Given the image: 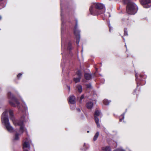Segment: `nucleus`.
I'll return each instance as SVG.
<instances>
[{
    "instance_id": "41",
    "label": "nucleus",
    "mask_w": 151,
    "mask_h": 151,
    "mask_svg": "<svg viewBox=\"0 0 151 151\" xmlns=\"http://www.w3.org/2000/svg\"><path fill=\"white\" fill-rule=\"evenodd\" d=\"M109 14V17H110V14Z\"/></svg>"
},
{
    "instance_id": "21",
    "label": "nucleus",
    "mask_w": 151,
    "mask_h": 151,
    "mask_svg": "<svg viewBox=\"0 0 151 151\" xmlns=\"http://www.w3.org/2000/svg\"><path fill=\"white\" fill-rule=\"evenodd\" d=\"M99 132H97L96 133L95 135V136L94 137L93 139L94 141H96L97 139V138L99 136Z\"/></svg>"
},
{
    "instance_id": "17",
    "label": "nucleus",
    "mask_w": 151,
    "mask_h": 151,
    "mask_svg": "<svg viewBox=\"0 0 151 151\" xmlns=\"http://www.w3.org/2000/svg\"><path fill=\"white\" fill-rule=\"evenodd\" d=\"M84 77L86 80H90L91 78V75L89 73H85L84 75Z\"/></svg>"
},
{
    "instance_id": "30",
    "label": "nucleus",
    "mask_w": 151,
    "mask_h": 151,
    "mask_svg": "<svg viewBox=\"0 0 151 151\" xmlns=\"http://www.w3.org/2000/svg\"><path fill=\"white\" fill-rule=\"evenodd\" d=\"M125 3H128V2H129L130 1V0H122Z\"/></svg>"
},
{
    "instance_id": "46",
    "label": "nucleus",
    "mask_w": 151,
    "mask_h": 151,
    "mask_svg": "<svg viewBox=\"0 0 151 151\" xmlns=\"http://www.w3.org/2000/svg\"><path fill=\"white\" fill-rule=\"evenodd\" d=\"M125 46L126 47V45H125Z\"/></svg>"
},
{
    "instance_id": "37",
    "label": "nucleus",
    "mask_w": 151,
    "mask_h": 151,
    "mask_svg": "<svg viewBox=\"0 0 151 151\" xmlns=\"http://www.w3.org/2000/svg\"><path fill=\"white\" fill-rule=\"evenodd\" d=\"M1 19H2L1 17V16H0V20H1Z\"/></svg>"
},
{
    "instance_id": "5",
    "label": "nucleus",
    "mask_w": 151,
    "mask_h": 151,
    "mask_svg": "<svg viewBox=\"0 0 151 151\" xmlns=\"http://www.w3.org/2000/svg\"><path fill=\"white\" fill-rule=\"evenodd\" d=\"M127 7V12L130 14H136L138 10V8L137 6L134 3L131 1L128 3Z\"/></svg>"
},
{
    "instance_id": "45",
    "label": "nucleus",
    "mask_w": 151,
    "mask_h": 151,
    "mask_svg": "<svg viewBox=\"0 0 151 151\" xmlns=\"http://www.w3.org/2000/svg\"><path fill=\"white\" fill-rule=\"evenodd\" d=\"M85 143H84V146H85Z\"/></svg>"
},
{
    "instance_id": "10",
    "label": "nucleus",
    "mask_w": 151,
    "mask_h": 151,
    "mask_svg": "<svg viewBox=\"0 0 151 151\" xmlns=\"http://www.w3.org/2000/svg\"><path fill=\"white\" fill-rule=\"evenodd\" d=\"M140 2L144 8H147L151 6V1L150 0H140Z\"/></svg>"
},
{
    "instance_id": "25",
    "label": "nucleus",
    "mask_w": 151,
    "mask_h": 151,
    "mask_svg": "<svg viewBox=\"0 0 151 151\" xmlns=\"http://www.w3.org/2000/svg\"><path fill=\"white\" fill-rule=\"evenodd\" d=\"M124 35L125 36H127L128 35V33L127 31V29L126 28L124 29Z\"/></svg>"
},
{
    "instance_id": "14",
    "label": "nucleus",
    "mask_w": 151,
    "mask_h": 151,
    "mask_svg": "<svg viewBox=\"0 0 151 151\" xmlns=\"http://www.w3.org/2000/svg\"><path fill=\"white\" fill-rule=\"evenodd\" d=\"M4 126L6 127L7 130L10 132L14 131L13 128L10 125V123H4Z\"/></svg>"
},
{
    "instance_id": "16",
    "label": "nucleus",
    "mask_w": 151,
    "mask_h": 151,
    "mask_svg": "<svg viewBox=\"0 0 151 151\" xmlns=\"http://www.w3.org/2000/svg\"><path fill=\"white\" fill-rule=\"evenodd\" d=\"M15 125H16L17 124L18 125L20 126V132H21V134L22 133L24 129V126L23 125V123H15Z\"/></svg>"
},
{
    "instance_id": "33",
    "label": "nucleus",
    "mask_w": 151,
    "mask_h": 151,
    "mask_svg": "<svg viewBox=\"0 0 151 151\" xmlns=\"http://www.w3.org/2000/svg\"><path fill=\"white\" fill-rule=\"evenodd\" d=\"M117 144L116 142H115V145L113 146L114 147H117Z\"/></svg>"
},
{
    "instance_id": "24",
    "label": "nucleus",
    "mask_w": 151,
    "mask_h": 151,
    "mask_svg": "<svg viewBox=\"0 0 151 151\" xmlns=\"http://www.w3.org/2000/svg\"><path fill=\"white\" fill-rule=\"evenodd\" d=\"M0 9H1L2 8H4L5 6L6 5L5 4H4L2 3H0Z\"/></svg>"
},
{
    "instance_id": "31",
    "label": "nucleus",
    "mask_w": 151,
    "mask_h": 151,
    "mask_svg": "<svg viewBox=\"0 0 151 151\" xmlns=\"http://www.w3.org/2000/svg\"><path fill=\"white\" fill-rule=\"evenodd\" d=\"M61 55H62V63H61V65H62L63 64V62L64 61V55H63V53H61Z\"/></svg>"
},
{
    "instance_id": "26",
    "label": "nucleus",
    "mask_w": 151,
    "mask_h": 151,
    "mask_svg": "<svg viewBox=\"0 0 151 151\" xmlns=\"http://www.w3.org/2000/svg\"><path fill=\"white\" fill-rule=\"evenodd\" d=\"M84 95H82L81 96L80 99V101H79V102L80 103H82V100L83 99H84Z\"/></svg>"
},
{
    "instance_id": "20",
    "label": "nucleus",
    "mask_w": 151,
    "mask_h": 151,
    "mask_svg": "<svg viewBox=\"0 0 151 151\" xmlns=\"http://www.w3.org/2000/svg\"><path fill=\"white\" fill-rule=\"evenodd\" d=\"M77 88L78 89V91L79 92L81 93V92H82V86H81V85H78L77 86Z\"/></svg>"
},
{
    "instance_id": "40",
    "label": "nucleus",
    "mask_w": 151,
    "mask_h": 151,
    "mask_svg": "<svg viewBox=\"0 0 151 151\" xmlns=\"http://www.w3.org/2000/svg\"><path fill=\"white\" fill-rule=\"evenodd\" d=\"M68 87L69 90H70V87L69 86H68Z\"/></svg>"
},
{
    "instance_id": "8",
    "label": "nucleus",
    "mask_w": 151,
    "mask_h": 151,
    "mask_svg": "<svg viewBox=\"0 0 151 151\" xmlns=\"http://www.w3.org/2000/svg\"><path fill=\"white\" fill-rule=\"evenodd\" d=\"M1 119L2 123H9L7 109H6L2 114Z\"/></svg>"
},
{
    "instance_id": "1",
    "label": "nucleus",
    "mask_w": 151,
    "mask_h": 151,
    "mask_svg": "<svg viewBox=\"0 0 151 151\" xmlns=\"http://www.w3.org/2000/svg\"><path fill=\"white\" fill-rule=\"evenodd\" d=\"M7 96L9 99V103L11 106L15 107L17 106L18 108V111L19 113L21 112L22 114H26L27 110V108L25 102L23 103V105L22 106L19 105V103L16 98L12 94L11 92L7 93Z\"/></svg>"
},
{
    "instance_id": "2",
    "label": "nucleus",
    "mask_w": 151,
    "mask_h": 151,
    "mask_svg": "<svg viewBox=\"0 0 151 151\" xmlns=\"http://www.w3.org/2000/svg\"><path fill=\"white\" fill-rule=\"evenodd\" d=\"M89 11L91 14L97 15L105 12V6L101 3H95L90 6Z\"/></svg>"
},
{
    "instance_id": "29",
    "label": "nucleus",
    "mask_w": 151,
    "mask_h": 151,
    "mask_svg": "<svg viewBox=\"0 0 151 151\" xmlns=\"http://www.w3.org/2000/svg\"><path fill=\"white\" fill-rule=\"evenodd\" d=\"M114 151H125V150L122 149V148L118 149L115 150H114Z\"/></svg>"
},
{
    "instance_id": "7",
    "label": "nucleus",
    "mask_w": 151,
    "mask_h": 151,
    "mask_svg": "<svg viewBox=\"0 0 151 151\" xmlns=\"http://www.w3.org/2000/svg\"><path fill=\"white\" fill-rule=\"evenodd\" d=\"M135 76L136 77V80L137 83V86H138L139 85H144L145 83V82L144 81L143 79L142 78V77H145V76H143L142 75H139V78H138V76L137 73L135 72Z\"/></svg>"
},
{
    "instance_id": "35",
    "label": "nucleus",
    "mask_w": 151,
    "mask_h": 151,
    "mask_svg": "<svg viewBox=\"0 0 151 151\" xmlns=\"http://www.w3.org/2000/svg\"><path fill=\"white\" fill-rule=\"evenodd\" d=\"M97 126L98 127H100L99 123H97Z\"/></svg>"
},
{
    "instance_id": "39",
    "label": "nucleus",
    "mask_w": 151,
    "mask_h": 151,
    "mask_svg": "<svg viewBox=\"0 0 151 151\" xmlns=\"http://www.w3.org/2000/svg\"><path fill=\"white\" fill-rule=\"evenodd\" d=\"M26 134H27V135H28V134L27 132V131H26Z\"/></svg>"
},
{
    "instance_id": "38",
    "label": "nucleus",
    "mask_w": 151,
    "mask_h": 151,
    "mask_svg": "<svg viewBox=\"0 0 151 151\" xmlns=\"http://www.w3.org/2000/svg\"><path fill=\"white\" fill-rule=\"evenodd\" d=\"M122 21H123L124 20V19H122Z\"/></svg>"
},
{
    "instance_id": "32",
    "label": "nucleus",
    "mask_w": 151,
    "mask_h": 151,
    "mask_svg": "<svg viewBox=\"0 0 151 151\" xmlns=\"http://www.w3.org/2000/svg\"><path fill=\"white\" fill-rule=\"evenodd\" d=\"M22 74L21 73H19L17 75V77L18 78H19L20 77L22 76Z\"/></svg>"
},
{
    "instance_id": "43",
    "label": "nucleus",
    "mask_w": 151,
    "mask_h": 151,
    "mask_svg": "<svg viewBox=\"0 0 151 151\" xmlns=\"http://www.w3.org/2000/svg\"><path fill=\"white\" fill-rule=\"evenodd\" d=\"M123 39H124V41L125 42V40L123 38Z\"/></svg>"
},
{
    "instance_id": "34",
    "label": "nucleus",
    "mask_w": 151,
    "mask_h": 151,
    "mask_svg": "<svg viewBox=\"0 0 151 151\" xmlns=\"http://www.w3.org/2000/svg\"><path fill=\"white\" fill-rule=\"evenodd\" d=\"M77 110L79 112H80L81 111V110H80V109H79V108H77Z\"/></svg>"
},
{
    "instance_id": "23",
    "label": "nucleus",
    "mask_w": 151,
    "mask_h": 151,
    "mask_svg": "<svg viewBox=\"0 0 151 151\" xmlns=\"http://www.w3.org/2000/svg\"><path fill=\"white\" fill-rule=\"evenodd\" d=\"M68 49L69 50H71L72 49L71 44L70 42H69L68 44Z\"/></svg>"
},
{
    "instance_id": "28",
    "label": "nucleus",
    "mask_w": 151,
    "mask_h": 151,
    "mask_svg": "<svg viewBox=\"0 0 151 151\" xmlns=\"http://www.w3.org/2000/svg\"><path fill=\"white\" fill-rule=\"evenodd\" d=\"M108 26L109 27V31L111 32V30L112 29V27L111 26L109 22L108 24Z\"/></svg>"
},
{
    "instance_id": "3",
    "label": "nucleus",
    "mask_w": 151,
    "mask_h": 151,
    "mask_svg": "<svg viewBox=\"0 0 151 151\" xmlns=\"http://www.w3.org/2000/svg\"><path fill=\"white\" fill-rule=\"evenodd\" d=\"M60 0V5H61V20L62 21V24L61 26V50H63L66 48L67 44V40L64 37V34L65 28L64 26L65 24L64 20V17L63 13V5L61 2V0Z\"/></svg>"
},
{
    "instance_id": "18",
    "label": "nucleus",
    "mask_w": 151,
    "mask_h": 151,
    "mask_svg": "<svg viewBox=\"0 0 151 151\" xmlns=\"http://www.w3.org/2000/svg\"><path fill=\"white\" fill-rule=\"evenodd\" d=\"M102 150L104 151H111V149L110 147L106 146L103 147L102 148Z\"/></svg>"
},
{
    "instance_id": "11",
    "label": "nucleus",
    "mask_w": 151,
    "mask_h": 151,
    "mask_svg": "<svg viewBox=\"0 0 151 151\" xmlns=\"http://www.w3.org/2000/svg\"><path fill=\"white\" fill-rule=\"evenodd\" d=\"M75 97L74 96H70L68 99L69 102L71 104L70 105V107L72 109H74L75 107Z\"/></svg>"
},
{
    "instance_id": "15",
    "label": "nucleus",
    "mask_w": 151,
    "mask_h": 151,
    "mask_svg": "<svg viewBox=\"0 0 151 151\" xmlns=\"http://www.w3.org/2000/svg\"><path fill=\"white\" fill-rule=\"evenodd\" d=\"M86 106L88 109H91L93 106V104L92 102L89 101L86 103Z\"/></svg>"
},
{
    "instance_id": "44",
    "label": "nucleus",
    "mask_w": 151,
    "mask_h": 151,
    "mask_svg": "<svg viewBox=\"0 0 151 151\" xmlns=\"http://www.w3.org/2000/svg\"><path fill=\"white\" fill-rule=\"evenodd\" d=\"M87 132H88H88H89V131H87Z\"/></svg>"
},
{
    "instance_id": "6",
    "label": "nucleus",
    "mask_w": 151,
    "mask_h": 151,
    "mask_svg": "<svg viewBox=\"0 0 151 151\" xmlns=\"http://www.w3.org/2000/svg\"><path fill=\"white\" fill-rule=\"evenodd\" d=\"M78 22L77 19H76V25L74 29V33L76 38V43L78 45L80 39V30L78 29Z\"/></svg>"
},
{
    "instance_id": "36",
    "label": "nucleus",
    "mask_w": 151,
    "mask_h": 151,
    "mask_svg": "<svg viewBox=\"0 0 151 151\" xmlns=\"http://www.w3.org/2000/svg\"><path fill=\"white\" fill-rule=\"evenodd\" d=\"M90 87H91V85H88L87 86V87L88 88H90Z\"/></svg>"
},
{
    "instance_id": "13",
    "label": "nucleus",
    "mask_w": 151,
    "mask_h": 151,
    "mask_svg": "<svg viewBox=\"0 0 151 151\" xmlns=\"http://www.w3.org/2000/svg\"><path fill=\"white\" fill-rule=\"evenodd\" d=\"M100 112L98 110H96L94 114V119L96 123H99V118L97 116H99L101 114Z\"/></svg>"
},
{
    "instance_id": "27",
    "label": "nucleus",
    "mask_w": 151,
    "mask_h": 151,
    "mask_svg": "<svg viewBox=\"0 0 151 151\" xmlns=\"http://www.w3.org/2000/svg\"><path fill=\"white\" fill-rule=\"evenodd\" d=\"M19 139V134H16L15 137L14 139L15 140H18Z\"/></svg>"
},
{
    "instance_id": "42",
    "label": "nucleus",
    "mask_w": 151,
    "mask_h": 151,
    "mask_svg": "<svg viewBox=\"0 0 151 151\" xmlns=\"http://www.w3.org/2000/svg\"><path fill=\"white\" fill-rule=\"evenodd\" d=\"M3 0H0V2L2 1Z\"/></svg>"
},
{
    "instance_id": "4",
    "label": "nucleus",
    "mask_w": 151,
    "mask_h": 151,
    "mask_svg": "<svg viewBox=\"0 0 151 151\" xmlns=\"http://www.w3.org/2000/svg\"><path fill=\"white\" fill-rule=\"evenodd\" d=\"M8 111L9 113L10 119L13 123H24L28 122V118H26L24 115L22 116L19 119V121H18L14 116L13 110L10 109L8 110Z\"/></svg>"
},
{
    "instance_id": "12",
    "label": "nucleus",
    "mask_w": 151,
    "mask_h": 151,
    "mask_svg": "<svg viewBox=\"0 0 151 151\" xmlns=\"http://www.w3.org/2000/svg\"><path fill=\"white\" fill-rule=\"evenodd\" d=\"M76 73L78 75V77L74 78L73 79V80L76 83H77L80 82L82 76L81 71L80 70H78Z\"/></svg>"
},
{
    "instance_id": "9",
    "label": "nucleus",
    "mask_w": 151,
    "mask_h": 151,
    "mask_svg": "<svg viewBox=\"0 0 151 151\" xmlns=\"http://www.w3.org/2000/svg\"><path fill=\"white\" fill-rule=\"evenodd\" d=\"M30 141L29 140L28 138H25L23 141L22 145L23 151H28L26 149L27 148H28L29 150L30 149V145L29 142Z\"/></svg>"
},
{
    "instance_id": "22",
    "label": "nucleus",
    "mask_w": 151,
    "mask_h": 151,
    "mask_svg": "<svg viewBox=\"0 0 151 151\" xmlns=\"http://www.w3.org/2000/svg\"><path fill=\"white\" fill-rule=\"evenodd\" d=\"M120 122H122V120H123L124 118V114L121 115L120 116Z\"/></svg>"
},
{
    "instance_id": "19",
    "label": "nucleus",
    "mask_w": 151,
    "mask_h": 151,
    "mask_svg": "<svg viewBox=\"0 0 151 151\" xmlns=\"http://www.w3.org/2000/svg\"><path fill=\"white\" fill-rule=\"evenodd\" d=\"M111 102L110 101H109L106 99H105L103 101L104 104L105 105H109Z\"/></svg>"
}]
</instances>
